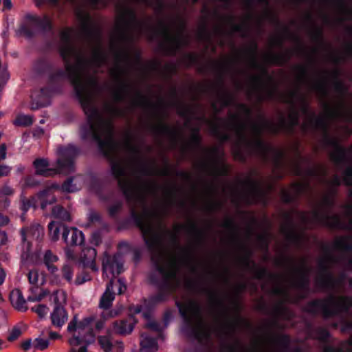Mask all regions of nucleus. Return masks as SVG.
I'll return each mask as SVG.
<instances>
[{
	"mask_svg": "<svg viewBox=\"0 0 352 352\" xmlns=\"http://www.w3.org/2000/svg\"><path fill=\"white\" fill-rule=\"evenodd\" d=\"M74 35V31L69 28L63 30L60 34V53L66 72L87 115L88 133L98 142L100 148L106 155H117L120 146L113 138L110 119L112 113L100 111L96 105L98 87L94 74L96 67L106 60L98 32L94 30L91 33L94 46L90 58H87L85 52L73 43Z\"/></svg>",
	"mask_w": 352,
	"mask_h": 352,
	"instance_id": "f257e3e1",
	"label": "nucleus"
},
{
	"mask_svg": "<svg viewBox=\"0 0 352 352\" xmlns=\"http://www.w3.org/2000/svg\"><path fill=\"white\" fill-rule=\"evenodd\" d=\"M122 267V262L116 256H107L103 259V274L105 278L109 279V283L100 298L99 306L101 309H107L111 306L115 298V290L118 294L125 292L126 287L124 281L121 279L114 280L121 272Z\"/></svg>",
	"mask_w": 352,
	"mask_h": 352,
	"instance_id": "f03ea898",
	"label": "nucleus"
},
{
	"mask_svg": "<svg viewBox=\"0 0 352 352\" xmlns=\"http://www.w3.org/2000/svg\"><path fill=\"white\" fill-rule=\"evenodd\" d=\"M112 170L127 197L134 200L142 199L145 194V188L135 180L136 176L130 163L124 160H112Z\"/></svg>",
	"mask_w": 352,
	"mask_h": 352,
	"instance_id": "7ed1b4c3",
	"label": "nucleus"
},
{
	"mask_svg": "<svg viewBox=\"0 0 352 352\" xmlns=\"http://www.w3.org/2000/svg\"><path fill=\"white\" fill-rule=\"evenodd\" d=\"M93 320L88 317L77 321L75 316L69 323L67 330L71 334L69 343L72 352H87V346L94 342L95 336L91 327Z\"/></svg>",
	"mask_w": 352,
	"mask_h": 352,
	"instance_id": "20e7f679",
	"label": "nucleus"
},
{
	"mask_svg": "<svg viewBox=\"0 0 352 352\" xmlns=\"http://www.w3.org/2000/svg\"><path fill=\"white\" fill-rule=\"evenodd\" d=\"M76 150L74 146L61 148L58 150L60 157L57 160V167L54 168L44 159L36 160L34 162L38 175L50 176L57 173H65L72 168V157Z\"/></svg>",
	"mask_w": 352,
	"mask_h": 352,
	"instance_id": "39448f33",
	"label": "nucleus"
},
{
	"mask_svg": "<svg viewBox=\"0 0 352 352\" xmlns=\"http://www.w3.org/2000/svg\"><path fill=\"white\" fill-rule=\"evenodd\" d=\"M236 122L235 131L242 144L258 148H263L264 144L258 138L260 128L256 126H251L248 128L244 124L239 123L238 120Z\"/></svg>",
	"mask_w": 352,
	"mask_h": 352,
	"instance_id": "423d86ee",
	"label": "nucleus"
},
{
	"mask_svg": "<svg viewBox=\"0 0 352 352\" xmlns=\"http://www.w3.org/2000/svg\"><path fill=\"white\" fill-rule=\"evenodd\" d=\"M179 309L184 317L190 322H196L199 327L204 329L206 335L208 334L206 326L202 320L200 309L197 302L189 301L184 305H179Z\"/></svg>",
	"mask_w": 352,
	"mask_h": 352,
	"instance_id": "0eeeda50",
	"label": "nucleus"
},
{
	"mask_svg": "<svg viewBox=\"0 0 352 352\" xmlns=\"http://www.w3.org/2000/svg\"><path fill=\"white\" fill-rule=\"evenodd\" d=\"M327 315L336 314L352 306L351 297L330 296L324 302Z\"/></svg>",
	"mask_w": 352,
	"mask_h": 352,
	"instance_id": "6e6552de",
	"label": "nucleus"
},
{
	"mask_svg": "<svg viewBox=\"0 0 352 352\" xmlns=\"http://www.w3.org/2000/svg\"><path fill=\"white\" fill-rule=\"evenodd\" d=\"M162 257L163 264L160 267L162 274L168 279L176 278L179 266L178 259L172 254L162 255Z\"/></svg>",
	"mask_w": 352,
	"mask_h": 352,
	"instance_id": "1a4fd4ad",
	"label": "nucleus"
},
{
	"mask_svg": "<svg viewBox=\"0 0 352 352\" xmlns=\"http://www.w3.org/2000/svg\"><path fill=\"white\" fill-rule=\"evenodd\" d=\"M140 226L146 243L152 248L160 246V239L151 220L140 223Z\"/></svg>",
	"mask_w": 352,
	"mask_h": 352,
	"instance_id": "9d476101",
	"label": "nucleus"
},
{
	"mask_svg": "<svg viewBox=\"0 0 352 352\" xmlns=\"http://www.w3.org/2000/svg\"><path fill=\"white\" fill-rule=\"evenodd\" d=\"M43 235V229L38 225H34L30 228L23 229L21 236L24 253L28 254L30 250V241H37Z\"/></svg>",
	"mask_w": 352,
	"mask_h": 352,
	"instance_id": "9b49d317",
	"label": "nucleus"
},
{
	"mask_svg": "<svg viewBox=\"0 0 352 352\" xmlns=\"http://www.w3.org/2000/svg\"><path fill=\"white\" fill-rule=\"evenodd\" d=\"M63 239L67 245H81L84 241L83 233L74 228H63Z\"/></svg>",
	"mask_w": 352,
	"mask_h": 352,
	"instance_id": "f8f14e48",
	"label": "nucleus"
},
{
	"mask_svg": "<svg viewBox=\"0 0 352 352\" xmlns=\"http://www.w3.org/2000/svg\"><path fill=\"white\" fill-rule=\"evenodd\" d=\"M50 319L54 327H62L68 320V314L63 306H54L50 313Z\"/></svg>",
	"mask_w": 352,
	"mask_h": 352,
	"instance_id": "ddd939ff",
	"label": "nucleus"
},
{
	"mask_svg": "<svg viewBox=\"0 0 352 352\" xmlns=\"http://www.w3.org/2000/svg\"><path fill=\"white\" fill-rule=\"evenodd\" d=\"M96 251L94 248H85L83 249L80 256V263L84 267H89L93 271H97L98 267L95 264Z\"/></svg>",
	"mask_w": 352,
	"mask_h": 352,
	"instance_id": "4468645a",
	"label": "nucleus"
},
{
	"mask_svg": "<svg viewBox=\"0 0 352 352\" xmlns=\"http://www.w3.org/2000/svg\"><path fill=\"white\" fill-rule=\"evenodd\" d=\"M118 23L119 26H124L126 28L134 26V28L138 31H142V25L135 20L134 14L131 10H127L125 14H121L119 16Z\"/></svg>",
	"mask_w": 352,
	"mask_h": 352,
	"instance_id": "2eb2a0df",
	"label": "nucleus"
},
{
	"mask_svg": "<svg viewBox=\"0 0 352 352\" xmlns=\"http://www.w3.org/2000/svg\"><path fill=\"white\" fill-rule=\"evenodd\" d=\"M10 300L14 309L20 311H25L28 309L27 301L22 292L18 289H13L10 294Z\"/></svg>",
	"mask_w": 352,
	"mask_h": 352,
	"instance_id": "dca6fc26",
	"label": "nucleus"
},
{
	"mask_svg": "<svg viewBox=\"0 0 352 352\" xmlns=\"http://www.w3.org/2000/svg\"><path fill=\"white\" fill-rule=\"evenodd\" d=\"M59 190V186H54L41 192L38 195V199H40L42 208H45L47 204H50L55 201V193Z\"/></svg>",
	"mask_w": 352,
	"mask_h": 352,
	"instance_id": "f3484780",
	"label": "nucleus"
},
{
	"mask_svg": "<svg viewBox=\"0 0 352 352\" xmlns=\"http://www.w3.org/2000/svg\"><path fill=\"white\" fill-rule=\"evenodd\" d=\"M140 346V352H156L158 349L155 340L146 333L142 334Z\"/></svg>",
	"mask_w": 352,
	"mask_h": 352,
	"instance_id": "a211bd4d",
	"label": "nucleus"
},
{
	"mask_svg": "<svg viewBox=\"0 0 352 352\" xmlns=\"http://www.w3.org/2000/svg\"><path fill=\"white\" fill-rule=\"evenodd\" d=\"M28 277L30 283L36 287L43 285L46 281L45 273L36 268L30 270Z\"/></svg>",
	"mask_w": 352,
	"mask_h": 352,
	"instance_id": "6ab92c4d",
	"label": "nucleus"
},
{
	"mask_svg": "<svg viewBox=\"0 0 352 352\" xmlns=\"http://www.w3.org/2000/svg\"><path fill=\"white\" fill-rule=\"evenodd\" d=\"M135 321L133 317H130L126 321H120L115 324V331L120 334L130 333L133 329Z\"/></svg>",
	"mask_w": 352,
	"mask_h": 352,
	"instance_id": "aec40b11",
	"label": "nucleus"
},
{
	"mask_svg": "<svg viewBox=\"0 0 352 352\" xmlns=\"http://www.w3.org/2000/svg\"><path fill=\"white\" fill-rule=\"evenodd\" d=\"M58 260V256L54 254L50 250L45 252L43 256V261L50 273L54 274L58 272V268L53 265L54 263L57 262Z\"/></svg>",
	"mask_w": 352,
	"mask_h": 352,
	"instance_id": "412c9836",
	"label": "nucleus"
},
{
	"mask_svg": "<svg viewBox=\"0 0 352 352\" xmlns=\"http://www.w3.org/2000/svg\"><path fill=\"white\" fill-rule=\"evenodd\" d=\"M49 294L50 292L47 289L32 288L31 293L28 297V301L39 302L47 297Z\"/></svg>",
	"mask_w": 352,
	"mask_h": 352,
	"instance_id": "4be33fe9",
	"label": "nucleus"
},
{
	"mask_svg": "<svg viewBox=\"0 0 352 352\" xmlns=\"http://www.w3.org/2000/svg\"><path fill=\"white\" fill-rule=\"evenodd\" d=\"M51 300L54 304V306H63L65 307L67 302V294L63 290H57L52 294Z\"/></svg>",
	"mask_w": 352,
	"mask_h": 352,
	"instance_id": "5701e85b",
	"label": "nucleus"
},
{
	"mask_svg": "<svg viewBox=\"0 0 352 352\" xmlns=\"http://www.w3.org/2000/svg\"><path fill=\"white\" fill-rule=\"evenodd\" d=\"M182 36L183 34L182 32H179L175 35H172L168 30H166L164 33L165 41L175 47H178L182 44V42L180 41Z\"/></svg>",
	"mask_w": 352,
	"mask_h": 352,
	"instance_id": "b1692460",
	"label": "nucleus"
},
{
	"mask_svg": "<svg viewBox=\"0 0 352 352\" xmlns=\"http://www.w3.org/2000/svg\"><path fill=\"white\" fill-rule=\"evenodd\" d=\"M48 227L51 239L53 241H56L59 237L60 230H63L65 226L58 222L52 221L49 223Z\"/></svg>",
	"mask_w": 352,
	"mask_h": 352,
	"instance_id": "393cba45",
	"label": "nucleus"
},
{
	"mask_svg": "<svg viewBox=\"0 0 352 352\" xmlns=\"http://www.w3.org/2000/svg\"><path fill=\"white\" fill-rule=\"evenodd\" d=\"M30 19L43 29L51 28V21L47 16H44L43 18H39L36 16H30Z\"/></svg>",
	"mask_w": 352,
	"mask_h": 352,
	"instance_id": "a878e982",
	"label": "nucleus"
},
{
	"mask_svg": "<svg viewBox=\"0 0 352 352\" xmlns=\"http://www.w3.org/2000/svg\"><path fill=\"white\" fill-rule=\"evenodd\" d=\"M32 123V118L29 115L20 114L14 121V124L17 126H29Z\"/></svg>",
	"mask_w": 352,
	"mask_h": 352,
	"instance_id": "bb28decb",
	"label": "nucleus"
},
{
	"mask_svg": "<svg viewBox=\"0 0 352 352\" xmlns=\"http://www.w3.org/2000/svg\"><path fill=\"white\" fill-rule=\"evenodd\" d=\"M81 26L82 30L85 33L89 34L88 32L89 29L92 31L93 23L91 18L87 14H83L81 16Z\"/></svg>",
	"mask_w": 352,
	"mask_h": 352,
	"instance_id": "cd10ccee",
	"label": "nucleus"
},
{
	"mask_svg": "<svg viewBox=\"0 0 352 352\" xmlns=\"http://www.w3.org/2000/svg\"><path fill=\"white\" fill-rule=\"evenodd\" d=\"M52 214L54 217H56L57 218H60L62 220H64V221H69L70 220V217H69V213L60 206L54 207L52 210Z\"/></svg>",
	"mask_w": 352,
	"mask_h": 352,
	"instance_id": "c85d7f7f",
	"label": "nucleus"
},
{
	"mask_svg": "<svg viewBox=\"0 0 352 352\" xmlns=\"http://www.w3.org/2000/svg\"><path fill=\"white\" fill-rule=\"evenodd\" d=\"M31 310L35 312L40 318L45 317L49 311L47 305L41 303L32 307Z\"/></svg>",
	"mask_w": 352,
	"mask_h": 352,
	"instance_id": "c756f323",
	"label": "nucleus"
},
{
	"mask_svg": "<svg viewBox=\"0 0 352 352\" xmlns=\"http://www.w3.org/2000/svg\"><path fill=\"white\" fill-rule=\"evenodd\" d=\"M321 219L322 221L331 227H339L341 226V221L338 216H334L332 219H329V214H325Z\"/></svg>",
	"mask_w": 352,
	"mask_h": 352,
	"instance_id": "7c9ffc66",
	"label": "nucleus"
},
{
	"mask_svg": "<svg viewBox=\"0 0 352 352\" xmlns=\"http://www.w3.org/2000/svg\"><path fill=\"white\" fill-rule=\"evenodd\" d=\"M49 346V341L46 339L36 338L33 340V349L36 350H43Z\"/></svg>",
	"mask_w": 352,
	"mask_h": 352,
	"instance_id": "2f4dec72",
	"label": "nucleus"
},
{
	"mask_svg": "<svg viewBox=\"0 0 352 352\" xmlns=\"http://www.w3.org/2000/svg\"><path fill=\"white\" fill-rule=\"evenodd\" d=\"M306 122L304 124V128L307 129L309 127H318V118L315 117L314 115L311 113H308L306 115Z\"/></svg>",
	"mask_w": 352,
	"mask_h": 352,
	"instance_id": "473e14b6",
	"label": "nucleus"
},
{
	"mask_svg": "<svg viewBox=\"0 0 352 352\" xmlns=\"http://www.w3.org/2000/svg\"><path fill=\"white\" fill-rule=\"evenodd\" d=\"M60 190L66 192H72L77 190L78 187L76 184H74L73 179H69L62 185Z\"/></svg>",
	"mask_w": 352,
	"mask_h": 352,
	"instance_id": "72a5a7b5",
	"label": "nucleus"
},
{
	"mask_svg": "<svg viewBox=\"0 0 352 352\" xmlns=\"http://www.w3.org/2000/svg\"><path fill=\"white\" fill-rule=\"evenodd\" d=\"M303 190V186L302 184H295L292 187L289 193L292 194L288 197H284V200L285 201H290L293 199V196L296 194L301 193Z\"/></svg>",
	"mask_w": 352,
	"mask_h": 352,
	"instance_id": "f704fd0d",
	"label": "nucleus"
},
{
	"mask_svg": "<svg viewBox=\"0 0 352 352\" xmlns=\"http://www.w3.org/2000/svg\"><path fill=\"white\" fill-rule=\"evenodd\" d=\"M101 348L105 351H109L111 349V343L107 336H101L98 338Z\"/></svg>",
	"mask_w": 352,
	"mask_h": 352,
	"instance_id": "c9c22d12",
	"label": "nucleus"
},
{
	"mask_svg": "<svg viewBox=\"0 0 352 352\" xmlns=\"http://www.w3.org/2000/svg\"><path fill=\"white\" fill-rule=\"evenodd\" d=\"M62 273H63V277L68 282H71L72 280L73 271H72V267L69 265H68V264L64 265V266L62 269Z\"/></svg>",
	"mask_w": 352,
	"mask_h": 352,
	"instance_id": "e433bc0d",
	"label": "nucleus"
},
{
	"mask_svg": "<svg viewBox=\"0 0 352 352\" xmlns=\"http://www.w3.org/2000/svg\"><path fill=\"white\" fill-rule=\"evenodd\" d=\"M21 333V330L19 328H14L10 333L8 338V340L13 341L18 338Z\"/></svg>",
	"mask_w": 352,
	"mask_h": 352,
	"instance_id": "4c0bfd02",
	"label": "nucleus"
},
{
	"mask_svg": "<svg viewBox=\"0 0 352 352\" xmlns=\"http://www.w3.org/2000/svg\"><path fill=\"white\" fill-rule=\"evenodd\" d=\"M11 170V167L8 165H0V177L8 175Z\"/></svg>",
	"mask_w": 352,
	"mask_h": 352,
	"instance_id": "58836bf2",
	"label": "nucleus"
},
{
	"mask_svg": "<svg viewBox=\"0 0 352 352\" xmlns=\"http://www.w3.org/2000/svg\"><path fill=\"white\" fill-rule=\"evenodd\" d=\"M31 206H35V203H34L33 201L29 199L22 200L21 209L23 211L28 210Z\"/></svg>",
	"mask_w": 352,
	"mask_h": 352,
	"instance_id": "ea45409f",
	"label": "nucleus"
},
{
	"mask_svg": "<svg viewBox=\"0 0 352 352\" xmlns=\"http://www.w3.org/2000/svg\"><path fill=\"white\" fill-rule=\"evenodd\" d=\"M90 279L89 276L86 274H82L77 276L75 282L76 285H81Z\"/></svg>",
	"mask_w": 352,
	"mask_h": 352,
	"instance_id": "a19ab883",
	"label": "nucleus"
},
{
	"mask_svg": "<svg viewBox=\"0 0 352 352\" xmlns=\"http://www.w3.org/2000/svg\"><path fill=\"white\" fill-rule=\"evenodd\" d=\"M289 123L290 125L294 126L298 124V115L296 112L292 111L289 116Z\"/></svg>",
	"mask_w": 352,
	"mask_h": 352,
	"instance_id": "79ce46f5",
	"label": "nucleus"
},
{
	"mask_svg": "<svg viewBox=\"0 0 352 352\" xmlns=\"http://www.w3.org/2000/svg\"><path fill=\"white\" fill-rule=\"evenodd\" d=\"M0 193L5 196L10 195L13 193V190L10 186L6 185L2 187Z\"/></svg>",
	"mask_w": 352,
	"mask_h": 352,
	"instance_id": "37998d69",
	"label": "nucleus"
},
{
	"mask_svg": "<svg viewBox=\"0 0 352 352\" xmlns=\"http://www.w3.org/2000/svg\"><path fill=\"white\" fill-rule=\"evenodd\" d=\"M21 347L25 350L28 351L31 348H33V341L31 340H26L21 344Z\"/></svg>",
	"mask_w": 352,
	"mask_h": 352,
	"instance_id": "c03bdc74",
	"label": "nucleus"
},
{
	"mask_svg": "<svg viewBox=\"0 0 352 352\" xmlns=\"http://www.w3.org/2000/svg\"><path fill=\"white\" fill-rule=\"evenodd\" d=\"M118 311H116L115 310H110V311H109L107 313L103 312L102 313V317L104 318L107 319V318H109L114 317L116 315H118Z\"/></svg>",
	"mask_w": 352,
	"mask_h": 352,
	"instance_id": "a18cd8bd",
	"label": "nucleus"
},
{
	"mask_svg": "<svg viewBox=\"0 0 352 352\" xmlns=\"http://www.w3.org/2000/svg\"><path fill=\"white\" fill-rule=\"evenodd\" d=\"M6 157V146L3 144L0 146V161Z\"/></svg>",
	"mask_w": 352,
	"mask_h": 352,
	"instance_id": "49530a36",
	"label": "nucleus"
},
{
	"mask_svg": "<svg viewBox=\"0 0 352 352\" xmlns=\"http://www.w3.org/2000/svg\"><path fill=\"white\" fill-rule=\"evenodd\" d=\"M8 241L7 234L5 232L0 230V245H5Z\"/></svg>",
	"mask_w": 352,
	"mask_h": 352,
	"instance_id": "de8ad7c7",
	"label": "nucleus"
},
{
	"mask_svg": "<svg viewBox=\"0 0 352 352\" xmlns=\"http://www.w3.org/2000/svg\"><path fill=\"white\" fill-rule=\"evenodd\" d=\"M50 3H55L58 0H48ZM84 2L87 3H89L91 5H96L99 0H82Z\"/></svg>",
	"mask_w": 352,
	"mask_h": 352,
	"instance_id": "09e8293b",
	"label": "nucleus"
},
{
	"mask_svg": "<svg viewBox=\"0 0 352 352\" xmlns=\"http://www.w3.org/2000/svg\"><path fill=\"white\" fill-rule=\"evenodd\" d=\"M9 221L8 218L6 216L3 215L0 213V226L6 225Z\"/></svg>",
	"mask_w": 352,
	"mask_h": 352,
	"instance_id": "8fccbe9b",
	"label": "nucleus"
},
{
	"mask_svg": "<svg viewBox=\"0 0 352 352\" xmlns=\"http://www.w3.org/2000/svg\"><path fill=\"white\" fill-rule=\"evenodd\" d=\"M6 272L0 266V285H2L6 278Z\"/></svg>",
	"mask_w": 352,
	"mask_h": 352,
	"instance_id": "3c124183",
	"label": "nucleus"
},
{
	"mask_svg": "<svg viewBox=\"0 0 352 352\" xmlns=\"http://www.w3.org/2000/svg\"><path fill=\"white\" fill-rule=\"evenodd\" d=\"M146 327L151 330L158 331V326L155 322H149L146 324Z\"/></svg>",
	"mask_w": 352,
	"mask_h": 352,
	"instance_id": "603ef678",
	"label": "nucleus"
},
{
	"mask_svg": "<svg viewBox=\"0 0 352 352\" xmlns=\"http://www.w3.org/2000/svg\"><path fill=\"white\" fill-rule=\"evenodd\" d=\"M65 254H66V256L68 259L74 260L75 258V256H74L73 252L69 249H67L65 250Z\"/></svg>",
	"mask_w": 352,
	"mask_h": 352,
	"instance_id": "864d4df0",
	"label": "nucleus"
},
{
	"mask_svg": "<svg viewBox=\"0 0 352 352\" xmlns=\"http://www.w3.org/2000/svg\"><path fill=\"white\" fill-rule=\"evenodd\" d=\"M141 311H142L141 307H135L133 309V308L131 309V312L134 313V314H139Z\"/></svg>",
	"mask_w": 352,
	"mask_h": 352,
	"instance_id": "5fc2aeb1",
	"label": "nucleus"
},
{
	"mask_svg": "<svg viewBox=\"0 0 352 352\" xmlns=\"http://www.w3.org/2000/svg\"><path fill=\"white\" fill-rule=\"evenodd\" d=\"M43 133V129H37L35 130V132H34V135L39 137Z\"/></svg>",
	"mask_w": 352,
	"mask_h": 352,
	"instance_id": "6e6d98bb",
	"label": "nucleus"
},
{
	"mask_svg": "<svg viewBox=\"0 0 352 352\" xmlns=\"http://www.w3.org/2000/svg\"><path fill=\"white\" fill-rule=\"evenodd\" d=\"M50 337L52 339H56V338H58V334L57 333H55V332H51L50 333Z\"/></svg>",
	"mask_w": 352,
	"mask_h": 352,
	"instance_id": "4d7b16f0",
	"label": "nucleus"
},
{
	"mask_svg": "<svg viewBox=\"0 0 352 352\" xmlns=\"http://www.w3.org/2000/svg\"><path fill=\"white\" fill-rule=\"evenodd\" d=\"M97 329H100L102 327V324L101 323H98L96 325Z\"/></svg>",
	"mask_w": 352,
	"mask_h": 352,
	"instance_id": "13d9d810",
	"label": "nucleus"
},
{
	"mask_svg": "<svg viewBox=\"0 0 352 352\" xmlns=\"http://www.w3.org/2000/svg\"><path fill=\"white\" fill-rule=\"evenodd\" d=\"M2 345H3V341L1 340H0V349H2Z\"/></svg>",
	"mask_w": 352,
	"mask_h": 352,
	"instance_id": "bf43d9fd",
	"label": "nucleus"
},
{
	"mask_svg": "<svg viewBox=\"0 0 352 352\" xmlns=\"http://www.w3.org/2000/svg\"><path fill=\"white\" fill-rule=\"evenodd\" d=\"M285 101L287 102H291V103L293 102L292 99H288V100H286Z\"/></svg>",
	"mask_w": 352,
	"mask_h": 352,
	"instance_id": "052dcab7",
	"label": "nucleus"
},
{
	"mask_svg": "<svg viewBox=\"0 0 352 352\" xmlns=\"http://www.w3.org/2000/svg\"><path fill=\"white\" fill-rule=\"evenodd\" d=\"M143 316H144V318H148V316L146 314H145V313H143Z\"/></svg>",
	"mask_w": 352,
	"mask_h": 352,
	"instance_id": "680f3d73",
	"label": "nucleus"
},
{
	"mask_svg": "<svg viewBox=\"0 0 352 352\" xmlns=\"http://www.w3.org/2000/svg\"><path fill=\"white\" fill-rule=\"evenodd\" d=\"M8 202L7 201H5V206H8Z\"/></svg>",
	"mask_w": 352,
	"mask_h": 352,
	"instance_id": "e2e57ef3",
	"label": "nucleus"
},
{
	"mask_svg": "<svg viewBox=\"0 0 352 352\" xmlns=\"http://www.w3.org/2000/svg\"><path fill=\"white\" fill-rule=\"evenodd\" d=\"M351 210V208L347 209V212H350Z\"/></svg>",
	"mask_w": 352,
	"mask_h": 352,
	"instance_id": "0e129e2a",
	"label": "nucleus"
},
{
	"mask_svg": "<svg viewBox=\"0 0 352 352\" xmlns=\"http://www.w3.org/2000/svg\"><path fill=\"white\" fill-rule=\"evenodd\" d=\"M316 219H318V218H319L318 214H316Z\"/></svg>",
	"mask_w": 352,
	"mask_h": 352,
	"instance_id": "69168bd1",
	"label": "nucleus"
}]
</instances>
